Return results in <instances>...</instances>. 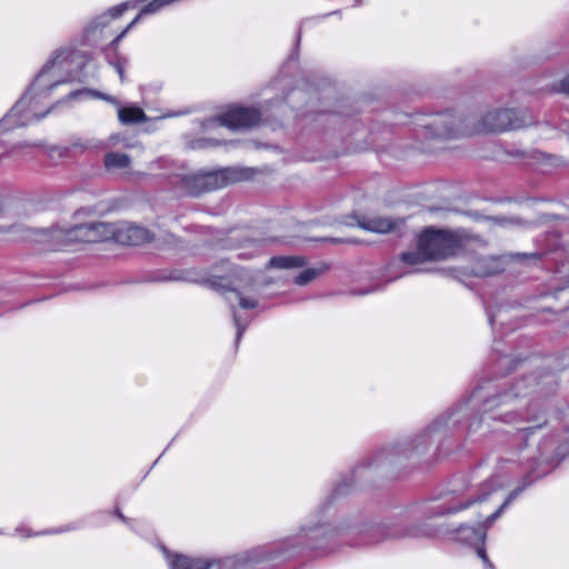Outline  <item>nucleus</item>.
<instances>
[{
    "label": "nucleus",
    "mask_w": 569,
    "mask_h": 569,
    "mask_svg": "<svg viewBox=\"0 0 569 569\" xmlns=\"http://www.w3.org/2000/svg\"><path fill=\"white\" fill-rule=\"evenodd\" d=\"M118 73H119V76H120V79L123 81V79H124V76H123V69H122V67H120V66H118Z\"/></svg>",
    "instance_id": "nucleus-29"
},
{
    "label": "nucleus",
    "mask_w": 569,
    "mask_h": 569,
    "mask_svg": "<svg viewBox=\"0 0 569 569\" xmlns=\"http://www.w3.org/2000/svg\"><path fill=\"white\" fill-rule=\"evenodd\" d=\"M118 118L123 124L142 123L147 120V116L143 110L138 107L119 108Z\"/></svg>",
    "instance_id": "nucleus-11"
},
{
    "label": "nucleus",
    "mask_w": 569,
    "mask_h": 569,
    "mask_svg": "<svg viewBox=\"0 0 569 569\" xmlns=\"http://www.w3.org/2000/svg\"><path fill=\"white\" fill-rule=\"evenodd\" d=\"M104 166L107 169H124L131 163V159L128 154L122 152H108L104 156Z\"/></svg>",
    "instance_id": "nucleus-12"
},
{
    "label": "nucleus",
    "mask_w": 569,
    "mask_h": 569,
    "mask_svg": "<svg viewBox=\"0 0 569 569\" xmlns=\"http://www.w3.org/2000/svg\"><path fill=\"white\" fill-rule=\"evenodd\" d=\"M502 416H503L502 420H505L508 423L513 422L516 420L513 417V413L510 411H503Z\"/></svg>",
    "instance_id": "nucleus-25"
},
{
    "label": "nucleus",
    "mask_w": 569,
    "mask_h": 569,
    "mask_svg": "<svg viewBox=\"0 0 569 569\" xmlns=\"http://www.w3.org/2000/svg\"><path fill=\"white\" fill-rule=\"evenodd\" d=\"M127 3L116 6L109 10V14L111 16V18H118L127 10Z\"/></svg>",
    "instance_id": "nucleus-19"
},
{
    "label": "nucleus",
    "mask_w": 569,
    "mask_h": 569,
    "mask_svg": "<svg viewBox=\"0 0 569 569\" xmlns=\"http://www.w3.org/2000/svg\"><path fill=\"white\" fill-rule=\"evenodd\" d=\"M233 319H234V323L237 326V337H236V339H237V341H239V339L241 338V336H242V333L244 331V326H241L239 323L238 318H237L236 315H233Z\"/></svg>",
    "instance_id": "nucleus-22"
},
{
    "label": "nucleus",
    "mask_w": 569,
    "mask_h": 569,
    "mask_svg": "<svg viewBox=\"0 0 569 569\" xmlns=\"http://www.w3.org/2000/svg\"><path fill=\"white\" fill-rule=\"evenodd\" d=\"M470 505H471V502H468V503H466V505L460 506L459 508L449 509L447 512H448V513H453V512H457L458 510H461V509H463V508H467V507H468V506H470Z\"/></svg>",
    "instance_id": "nucleus-27"
},
{
    "label": "nucleus",
    "mask_w": 569,
    "mask_h": 569,
    "mask_svg": "<svg viewBox=\"0 0 569 569\" xmlns=\"http://www.w3.org/2000/svg\"><path fill=\"white\" fill-rule=\"evenodd\" d=\"M478 555L479 557L482 559V561L485 562L486 566L488 567H492L491 562L489 561L487 555H486V551L483 549H478Z\"/></svg>",
    "instance_id": "nucleus-24"
},
{
    "label": "nucleus",
    "mask_w": 569,
    "mask_h": 569,
    "mask_svg": "<svg viewBox=\"0 0 569 569\" xmlns=\"http://www.w3.org/2000/svg\"><path fill=\"white\" fill-rule=\"evenodd\" d=\"M318 276V272L313 269H307L301 271L296 278L295 282L299 286H305L312 281Z\"/></svg>",
    "instance_id": "nucleus-17"
},
{
    "label": "nucleus",
    "mask_w": 569,
    "mask_h": 569,
    "mask_svg": "<svg viewBox=\"0 0 569 569\" xmlns=\"http://www.w3.org/2000/svg\"><path fill=\"white\" fill-rule=\"evenodd\" d=\"M249 178V169L224 168L216 171H202V177L199 179L204 180L203 186L207 188V191H210Z\"/></svg>",
    "instance_id": "nucleus-5"
},
{
    "label": "nucleus",
    "mask_w": 569,
    "mask_h": 569,
    "mask_svg": "<svg viewBox=\"0 0 569 569\" xmlns=\"http://www.w3.org/2000/svg\"><path fill=\"white\" fill-rule=\"evenodd\" d=\"M542 426V423H539L538 426L536 427H530V428H525L522 431L528 435V433H531L536 428H540Z\"/></svg>",
    "instance_id": "nucleus-28"
},
{
    "label": "nucleus",
    "mask_w": 569,
    "mask_h": 569,
    "mask_svg": "<svg viewBox=\"0 0 569 569\" xmlns=\"http://www.w3.org/2000/svg\"><path fill=\"white\" fill-rule=\"evenodd\" d=\"M94 94H96L97 97H99V98H102V99H104V100H107V101L111 102V103H114V104H117V103H118V101H117L114 98H112V97H108V96H106V94H101V93H99V92H97V93H94Z\"/></svg>",
    "instance_id": "nucleus-26"
},
{
    "label": "nucleus",
    "mask_w": 569,
    "mask_h": 569,
    "mask_svg": "<svg viewBox=\"0 0 569 569\" xmlns=\"http://www.w3.org/2000/svg\"><path fill=\"white\" fill-rule=\"evenodd\" d=\"M405 223L403 219H391L387 217H360L357 219V224L371 232L387 233L398 229Z\"/></svg>",
    "instance_id": "nucleus-7"
},
{
    "label": "nucleus",
    "mask_w": 569,
    "mask_h": 569,
    "mask_svg": "<svg viewBox=\"0 0 569 569\" xmlns=\"http://www.w3.org/2000/svg\"><path fill=\"white\" fill-rule=\"evenodd\" d=\"M512 496H510L501 506L500 508L495 511L493 513H491L490 516H488L485 520V522L482 523L481 528L480 529H475V528H471L473 533L478 537L479 540H483L485 539V529L490 527L495 520L500 516V513L503 511V509L510 503V501L512 500Z\"/></svg>",
    "instance_id": "nucleus-15"
},
{
    "label": "nucleus",
    "mask_w": 569,
    "mask_h": 569,
    "mask_svg": "<svg viewBox=\"0 0 569 569\" xmlns=\"http://www.w3.org/2000/svg\"><path fill=\"white\" fill-rule=\"evenodd\" d=\"M212 561L206 559H191L186 556H174L170 560L171 569H209Z\"/></svg>",
    "instance_id": "nucleus-10"
},
{
    "label": "nucleus",
    "mask_w": 569,
    "mask_h": 569,
    "mask_svg": "<svg viewBox=\"0 0 569 569\" xmlns=\"http://www.w3.org/2000/svg\"><path fill=\"white\" fill-rule=\"evenodd\" d=\"M27 106V98L23 97L11 110L8 118H12L13 116L18 114L20 111L23 110V108Z\"/></svg>",
    "instance_id": "nucleus-20"
},
{
    "label": "nucleus",
    "mask_w": 569,
    "mask_h": 569,
    "mask_svg": "<svg viewBox=\"0 0 569 569\" xmlns=\"http://www.w3.org/2000/svg\"><path fill=\"white\" fill-rule=\"evenodd\" d=\"M560 91L569 94V74L565 79L561 80Z\"/></svg>",
    "instance_id": "nucleus-23"
},
{
    "label": "nucleus",
    "mask_w": 569,
    "mask_h": 569,
    "mask_svg": "<svg viewBox=\"0 0 569 569\" xmlns=\"http://www.w3.org/2000/svg\"><path fill=\"white\" fill-rule=\"evenodd\" d=\"M200 177H202V171L186 176L182 180L183 189L191 194H198L202 191H207V188L203 186L204 180L199 179Z\"/></svg>",
    "instance_id": "nucleus-13"
},
{
    "label": "nucleus",
    "mask_w": 569,
    "mask_h": 569,
    "mask_svg": "<svg viewBox=\"0 0 569 569\" xmlns=\"http://www.w3.org/2000/svg\"><path fill=\"white\" fill-rule=\"evenodd\" d=\"M517 393H505L498 400V406L509 407L515 401Z\"/></svg>",
    "instance_id": "nucleus-18"
},
{
    "label": "nucleus",
    "mask_w": 569,
    "mask_h": 569,
    "mask_svg": "<svg viewBox=\"0 0 569 569\" xmlns=\"http://www.w3.org/2000/svg\"><path fill=\"white\" fill-rule=\"evenodd\" d=\"M473 119L461 112L447 110L429 117L425 128L436 138H461L475 134Z\"/></svg>",
    "instance_id": "nucleus-3"
},
{
    "label": "nucleus",
    "mask_w": 569,
    "mask_h": 569,
    "mask_svg": "<svg viewBox=\"0 0 569 569\" xmlns=\"http://www.w3.org/2000/svg\"><path fill=\"white\" fill-rule=\"evenodd\" d=\"M499 271L498 260L493 257L479 261L473 272L477 276H490Z\"/></svg>",
    "instance_id": "nucleus-16"
},
{
    "label": "nucleus",
    "mask_w": 569,
    "mask_h": 569,
    "mask_svg": "<svg viewBox=\"0 0 569 569\" xmlns=\"http://www.w3.org/2000/svg\"><path fill=\"white\" fill-rule=\"evenodd\" d=\"M112 239L123 244L139 246L150 240V233L142 227L123 224L119 228L116 227V233Z\"/></svg>",
    "instance_id": "nucleus-8"
},
{
    "label": "nucleus",
    "mask_w": 569,
    "mask_h": 569,
    "mask_svg": "<svg viewBox=\"0 0 569 569\" xmlns=\"http://www.w3.org/2000/svg\"><path fill=\"white\" fill-rule=\"evenodd\" d=\"M239 282L237 283V288L229 291L227 296V300L230 305H233L234 301H238L240 307L243 309H252L257 307V300L253 298L243 297L239 290L244 289L250 286L252 282L251 276L243 269L237 271Z\"/></svg>",
    "instance_id": "nucleus-9"
},
{
    "label": "nucleus",
    "mask_w": 569,
    "mask_h": 569,
    "mask_svg": "<svg viewBox=\"0 0 569 569\" xmlns=\"http://www.w3.org/2000/svg\"><path fill=\"white\" fill-rule=\"evenodd\" d=\"M532 123V117L527 109L497 108L490 109L481 118L475 120L472 128L476 133H498L517 130Z\"/></svg>",
    "instance_id": "nucleus-2"
},
{
    "label": "nucleus",
    "mask_w": 569,
    "mask_h": 569,
    "mask_svg": "<svg viewBox=\"0 0 569 569\" xmlns=\"http://www.w3.org/2000/svg\"><path fill=\"white\" fill-rule=\"evenodd\" d=\"M72 146H73V147H86V146H84V144H82V143H76V142H74V143H72Z\"/></svg>",
    "instance_id": "nucleus-31"
},
{
    "label": "nucleus",
    "mask_w": 569,
    "mask_h": 569,
    "mask_svg": "<svg viewBox=\"0 0 569 569\" xmlns=\"http://www.w3.org/2000/svg\"><path fill=\"white\" fill-rule=\"evenodd\" d=\"M260 120V113L250 108H231L219 117L221 126L230 129H247L256 126Z\"/></svg>",
    "instance_id": "nucleus-6"
},
{
    "label": "nucleus",
    "mask_w": 569,
    "mask_h": 569,
    "mask_svg": "<svg viewBox=\"0 0 569 569\" xmlns=\"http://www.w3.org/2000/svg\"><path fill=\"white\" fill-rule=\"evenodd\" d=\"M83 92H84V91H77V92H72V93H70V98H74V97H77L78 94H81V93H83Z\"/></svg>",
    "instance_id": "nucleus-30"
},
{
    "label": "nucleus",
    "mask_w": 569,
    "mask_h": 569,
    "mask_svg": "<svg viewBox=\"0 0 569 569\" xmlns=\"http://www.w3.org/2000/svg\"><path fill=\"white\" fill-rule=\"evenodd\" d=\"M470 239L463 230L428 228L417 240V250L401 254L403 262L415 266L429 260L446 259L456 254Z\"/></svg>",
    "instance_id": "nucleus-1"
},
{
    "label": "nucleus",
    "mask_w": 569,
    "mask_h": 569,
    "mask_svg": "<svg viewBox=\"0 0 569 569\" xmlns=\"http://www.w3.org/2000/svg\"><path fill=\"white\" fill-rule=\"evenodd\" d=\"M116 233V226L107 222H91L76 226L59 234L69 242L94 243L112 239Z\"/></svg>",
    "instance_id": "nucleus-4"
},
{
    "label": "nucleus",
    "mask_w": 569,
    "mask_h": 569,
    "mask_svg": "<svg viewBox=\"0 0 569 569\" xmlns=\"http://www.w3.org/2000/svg\"><path fill=\"white\" fill-rule=\"evenodd\" d=\"M302 264L303 259L300 257H273L269 261V266L282 269L297 268Z\"/></svg>",
    "instance_id": "nucleus-14"
},
{
    "label": "nucleus",
    "mask_w": 569,
    "mask_h": 569,
    "mask_svg": "<svg viewBox=\"0 0 569 569\" xmlns=\"http://www.w3.org/2000/svg\"><path fill=\"white\" fill-rule=\"evenodd\" d=\"M491 220L497 223V224H500V226H507V224H515L518 222V219H513V218H505V217H501V218H491Z\"/></svg>",
    "instance_id": "nucleus-21"
}]
</instances>
